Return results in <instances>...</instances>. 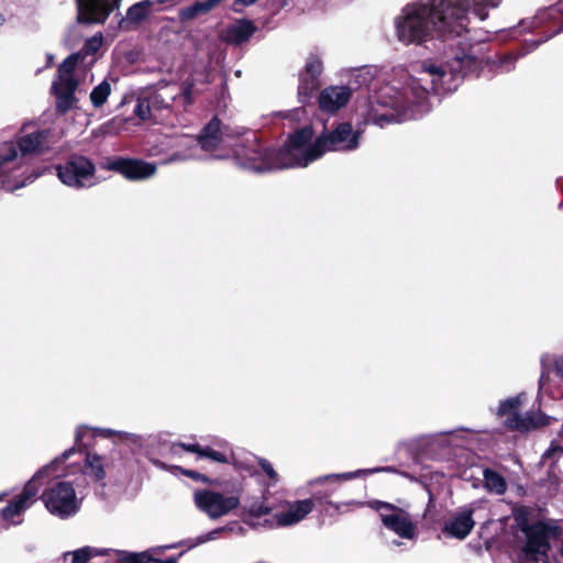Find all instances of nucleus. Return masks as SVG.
Instances as JSON below:
<instances>
[{
  "instance_id": "12",
  "label": "nucleus",
  "mask_w": 563,
  "mask_h": 563,
  "mask_svg": "<svg viewBox=\"0 0 563 563\" xmlns=\"http://www.w3.org/2000/svg\"><path fill=\"white\" fill-rule=\"evenodd\" d=\"M361 133L354 131L350 123H340L329 134L318 137L319 146L327 151H352L358 146Z\"/></svg>"
},
{
  "instance_id": "19",
  "label": "nucleus",
  "mask_w": 563,
  "mask_h": 563,
  "mask_svg": "<svg viewBox=\"0 0 563 563\" xmlns=\"http://www.w3.org/2000/svg\"><path fill=\"white\" fill-rule=\"evenodd\" d=\"M323 65L318 56H310L306 63L305 71L301 75L302 85L299 87V92L308 93L317 87V77L321 74Z\"/></svg>"
},
{
  "instance_id": "2",
  "label": "nucleus",
  "mask_w": 563,
  "mask_h": 563,
  "mask_svg": "<svg viewBox=\"0 0 563 563\" xmlns=\"http://www.w3.org/2000/svg\"><path fill=\"white\" fill-rule=\"evenodd\" d=\"M311 139L312 130L309 128L295 132L289 136L284 150L266 154L264 169L306 167L310 162L323 155V150L319 146V140L317 139L311 144Z\"/></svg>"
},
{
  "instance_id": "31",
  "label": "nucleus",
  "mask_w": 563,
  "mask_h": 563,
  "mask_svg": "<svg viewBox=\"0 0 563 563\" xmlns=\"http://www.w3.org/2000/svg\"><path fill=\"white\" fill-rule=\"evenodd\" d=\"M135 114L143 121L157 119V115L153 112L150 101L145 97H141L137 100V104L134 110Z\"/></svg>"
},
{
  "instance_id": "4",
  "label": "nucleus",
  "mask_w": 563,
  "mask_h": 563,
  "mask_svg": "<svg viewBox=\"0 0 563 563\" xmlns=\"http://www.w3.org/2000/svg\"><path fill=\"white\" fill-rule=\"evenodd\" d=\"M45 133L38 131L21 137L19 142L21 156L11 143L0 150V186L8 190H14L23 185L11 184L10 174L20 167L22 156L35 153L43 145Z\"/></svg>"
},
{
  "instance_id": "20",
  "label": "nucleus",
  "mask_w": 563,
  "mask_h": 563,
  "mask_svg": "<svg viewBox=\"0 0 563 563\" xmlns=\"http://www.w3.org/2000/svg\"><path fill=\"white\" fill-rule=\"evenodd\" d=\"M223 141L222 132L220 130V122L218 120H211L209 124L203 129L198 140H189L190 143H199L206 151L214 150Z\"/></svg>"
},
{
  "instance_id": "24",
  "label": "nucleus",
  "mask_w": 563,
  "mask_h": 563,
  "mask_svg": "<svg viewBox=\"0 0 563 563\" xmlns=\"http://www.w3.org/2000/svg\"><path fill=\"white\" fill-rule=\"evenodd\" d=\"M85 472L97 481L102 479L106 475V472L101 457L96 454H87L85 460Z\"/></svg>"
},
{
  "instance_id": "25",
  "label": "nucleus",
  "mask_w": 563,
  "mask_h": 563,
  "mask_svg": "<svg viewBox=\"0 0 563 563\" xmlns=\"http://www.w3.org/2000/svg\"><path fill=\"white\" fill-rule=\"evenodd\" d=\"M485 487L495 494L501 495L506 490V482L503 476L494 471L484 472Z\"/></svg>"
},
{
  "instance_id": "37",
  "label": "nucleus",
  "mask_w": 563,
  "mask_h": 563,
  "mask_svg": "<svg viewBox=\"0 0 563 563\" xmlns=\"http://www.w3.org/2000/svg\"><path fill=\"white\" fill-rule=\"evenodd\" d=\"M101 434L104 435V437H110L112 434H118L120 437L121 440H132V441H136L137 437L134 435V434H131V433H126V432H114L112 430H102L101 431Z\"/></svg>"
},
{
  "instance_id": "16",
  "label": "nucleus",
  "mask_w": 563,
  "mask_h": 563,
  "mask_svg": "<svg viewBox=\"0 0 563 563\" xmlns=\"http://www.w3.org/2000/svg\"><path fill=\"white\" fill-rule=\"evenodd\" d=\"M378 103L383 108H390L389 110H386L382 113H374L372 115V120L375 124L379 126H384L386 123L389 122H401L405 119H411L416 118L415 114H404V118H400L398 114L396 115L394 112L398 111V109L404 107V100L398 97H391L386 91L378 98Z\"/></svg>"
},
{
  "instance_id": "22",
  "label": "nucleus",
  "mask_w": 563,
  "mask_h": 563,
  "mask_svg": "<svg viewBox=\"0 0 563 563\" xmlns=\"http://www.w3.org/2000/svg\"><path fill=\"white\" fill-rule=\"evenodd\" d=\"M176 92L177 88L175 86H164L145 98L150 101L152 110L156 114L159 110L169 107L170 102L175 99Z\"/></svg>"
},
{
  "instance_id": "6",
  "label": "nucleus",
  "mask_w": 563,
  "mask_h": 563,
  "mask_svg": "<svg viewBox=\"0 0 563 563\" xmlns=\"http://www.w3.org/2000/svg\"><path fill=\"white\" fill-rule=\"evenodd\" d=\"M525 401V395L519 394L515 397L504 400L498 409L497 415L504 418V424L508 429L528 431L549 423L550 418L542 413H526L520 416L518 410Z\"/></svg>"
},
{
  "instance_id": "15",
  "label": "nucleus",
  "mask_w": 563,
  "mask_h": 563,
  "mask_svg": "<svg viewBox=\"0 0 563 563\" xmlns=\"http://www.w3.org/2000/svg\"><path fill=\"white\" fill-rule=\"evenodd\" d=\"M111 168L131 180L146 179L156 172L154 164L137 159H119L111 164Z\"/></svg>"
},
{
  "instance_id": "14",
  "label": "nucleus",
  "mask_w": 563,
  "mask_h": 563,
  "mask_svg": "<svg viewBox=\"0 0 563 563\" xmlns=\"http://www.w3.org/2000/svg\"><path fill=\"white\" fill-rule=\"evenodd\" d=\"M314 508L312 499H302L296 501H285L280 509L275 514L276 521L282 527H288L300 522Z\"/></svg>"
},
{
  "instance_id": "44",
  "label": "nucleus",
  "mask_w": 563,
  "mask_h": 563,
  "mask_svg": "<svg viewBox=\"0 0 563 563\" xmlns=\"http://www.w3.org/2000/svg\"><path fill=\"white\" fill-rule=\"evenodd\" d=\"M3 23V16L0 15V25Z\"/></svg>"
},
{
  "instance_id": "32",
  "label": "nucleus",
  "mask_w": 563,
  "mask_h": 563,
  "mask_svg": "<svg viewBox=\"0 0 563 563\" xmlns=\"http://www.w3.org/2000/svg\"><path fill=\"white\" fill-rule=\"evenodd\" d=\"M327 505L338 514H345L365 506L364 503L356 500H350L345 503L327 501Z\"/></svg>"
},
{
  "instance_id": "30",
  "label": "nucleus",
  "mask_w": 563,
  "mask_h": 563,
  "mask_svg": "<svg viewBox=\"0 0 563 563\" xmlns=\"http://www.w3.org/2000/svg\"><path fill=\"white\" fill-rule=\"evenodd\" d=\"M374 470H360L356 472H349V473H340V474H330L327 476L319 477L314 481V483L321 484L325 481H349L352 478H355L360 476L361 474L372 473Z\"/></svg>"
},
{
  "instance_id": "36",
  "label": "nucleus",
  "mask_w": 563,
  "mask_h": 563,
  "mask_svg": "<svg viewBox=\"0 0 563 563\" xmlns=\"http://www.w3.org/2000/svg\"><path fill=\"white\" fill-rule=\"evenodd\" d=\"M151 556L146 552L131 554L128 559V563H148L151 561Z\"/></svg>"
},
{
  "instance_id": "8",
  "label": "nucleus",
  "mask_w": 563,
  "mask_h": 563,
  "mask_svg": "<svg viewBox=\"0 0 563 563\" xmlns=\"http://www.w3.org/2000/svg\"><path fill=\"white\" fill-rule=\"evenodd\" d=\"M368 506L378 511L383 525L404 539L416 537V526L407 511L391 504L372 501Z\"/></svg>"
},
{
  "instance_id": "34",
  "label": "nucleus",
  "mask_w": 563,
  "mask_h": 563,
  "mask_svg": "<svg viewBox=\"0 0 563 563\" xmlns=\"http://www.w3.org/2000/svg\"><path fill=\"white\" fill-rule=\"evenodd\" d=\"M260 465H261L262 470L266 473V475L273 482L276 483L278 481V474L275 472V470L273 468V466L269 462H267L266 460H261Z\"/></svg>"
},
{
  "instance_id": "35",
  "label": "nucleus",
  "mask_w": 563,
  "mask_h": 563,
  "mask_svg": "<svg viewBox=\"0 0 563 563\" xmlns=\"http://www.w3.org/2000/svg\"><path fill=\"white\" fill-rule=\"evenodd\" d=\"M500 0H490L487 2H478L474 3V11L481 16V19L485 18V14L482 13V10L488 7H496Z\"/></svg>"
},
{
  "instance_id": "7",
  "label": "nucleus",
  "mask_w": 563,
  "mask_h": 563,
  "mask_svg": "<svg viewBox=\"0 0 563 563\" xmlns=\"http://www.w3.org/2000/svg\"><path fill=\"white\" fill-rule=\"evenodd\" d=\"M80 54L69 56L63 62L58 68L57 79L53 82V90L56 95V104L59 111L69 110L75 103L74 92L78 86V82L73 77Z\"/></svg>"
},
{
  "instance_id": "13",
  "label": "nucleus",
  "mask_w": 563,
  "mask_h": 563,
  "mask_svg": "<svg viewBox=\"0 0 563 563\" xmlns=\"http://www.w3.org/2000/svg\"><path fill=\"white\" fill-rule=\"evenodd\" d=\"M78 20L86 23H103L119 8L121 0H76Z\"/></svg>"
},
{
  "instance_id": "40",
  "label": "nucleus",
  "mask_w": 563,
  "mask_h": 563,
  "mask_svg": "<svg viewBox=\"0 0 563 563\" xmlns=\"http://www.w3.org/2000/svg\"><path fill=\"white\" fill-rule=\"evenodd\" d=\"M190 157H194V155H191V154H188V155L174 154L173 156H170V158L167 162H174V161H179V159H187V158H190Z\"/></svg>"
},
{
  "instance_id": "11",
  "label": "nucleus",
  "mask_w": 563,
  "mask_h": 563,
  "mask_svg": "<svg viewBox=\"0 0 563 563\" xmlns=\"http://www.w3.org/2000/svg\"><path fill=\"white\" fill-rule=\"evenodd\" d=\"M57 170L58 178L66 186L82 188L93 184L95 166L82 156L73 157Z\"/></svg>"
},
{
  "instance_id": "5",
  "label": "nucleus",
  "mask_w": 563,
  "mask_h": 563,
  "mask_svg": "<svg viewBox=\"0 0 563 563\" xmlns=\"http://www.w3.org/2000/svg\"><path fill=\"white\" fill-rule=\"evenodd\" d=\"M42 500L52 515L62 519L76 515L80 508L73 485L64 481L51 484L42 494Z\"/></svg>"
},
{
  "instance_id": "18",
  "label": "nucleus",
  "mask_w": 563,
  "mask_h": 563,
  "mask_svg": "<svg viewBox=\"0 0 563 563\" xmlns=\"http://www.w3.org/2000/svg\"><path fill=\"white\" fill-rule=\"evenodd\" d=\"M474 525L475 522L473 520V510L463 509L453 515L452 518L445 523L444 532L454 538L464 539L468 536Z\"/></svg>"
},
{
  "instance_id": "33",
  "label": "nucleus",
  "mask_w": 563,
  "mask_h": 563,
  "mask_svg": "<svg viewBox=\"0 0 563 563\" xmlns=\"http://www.w3.org/2000/svg\"><path fill=\"white\" fill-rule=\"evenodd\" d=\"M102 43H103V36L101 33H98V34L93 35L92 37L88 38L84 46L85 54L89 55V54L97 53L101 48Z\"/></svg>"
},
{
  "instance_id": "1",
  "label": "nucleus",
  "mask_w": 563,
  "mask_h": 563,
  "mask_svg": "<svg viewBox=\"0 0 563 563\" xmlns=\"http://www.w3.org/2000/svg\"><path fill=\"white\" fill-rule=\"evenodd\" d=\"M523 563H563V521L537 522L527 530Z\"/></svg>"
},
{
  "instance_id": "27",
  "label": "nucleus",
  "mask_w": 563,
  "mask_h": 563,
  "mask_svg": "<svg viewBox=\"0 0 563 563\" xmlns=\"http://www.w3.org/2000/svg\"><path fill=\"white\" fill-rule=\"evenodd\" d=\"M181 446L186 451L197 453L199 455V457H208V459H210L214 462H219V463L227 462V457L222 453L217 452L210 448H201L197 444H181Z\"/></svg>"
},
{
  "instance_id": "23",
  "label": "nucleus",
  "mask_w": 563,
  "mask_h": 563,
  "mask_svg": "<svg viewBox=\"0 0 563 563\" xmlns=\"http://www.w3.org/2000/svg\"><path fill=\"white\" fill-rule=\"evenodd\" d=\"M224 0H200L194 4L179 10L178 16L181 21L192 20L205 15L219 7Z\"/></svg>"
},
{
  "instance_id": "3",
  "label": "nucleus",
  "mask_w": 563,
  "mask_h": 563,
  "mask_svg": "<svg viewBox=\"0 0 563 563\" xmlns=\"http://www.w3.org/2000/svg\"><path fill=\"white\" fill-rule=\"evenodd\" d=\"M73 453L74 450L70 449L63 454L62 459H56L49 464L41 467L25 484L23 490L2 508L0 515L7 526H18L22 523V516L24 511L27 510L36 500L41 486L40 481L57 475V467L60 461H65Z\"/></svg>"
},
{
  "instance_id": "42",
  "label": "nucleus",
  "mask_w": 563,
  "mask_h": 563,
  "mask_svg": "<svg viewBox=\"0 0 563 563\" xmlns=\"http://www.w3.org/2000/svg\"><path fill=\"white\" fill-rule=\"evenodd\" d=\"M558 372L563 376V356L556 362Z\"/></svg>"
},
{
  "instance_id": "38",
  "label": "nucleus",
  "mask_w": 563,
  "mask_h": 563,
  "mask_svg": "<svg viewBox=\"0 0 563 563\" xmlns=\"http://www.w3.org/2000/svg\"><path fill=\"white\" fill-rule=\"evenodd\" d=\"M181 473L195 481H200L202 483H209V478L206 475H202L198 472L191 470H181Z\"/></svg>"
},
{
  "instance_id": "10",
  "label": "nucleus",
  "mask_w": 563,
  "mask_h": 563,
  "mask_svg": "<svg viewBox=\"0 0 563 563\" xmlns=\"http://www.w3.org/2000/svg\"><path fill=\"white\" fill-rule=\"evenodd\" d=\"M194 501L196 507L207 514L211 519L225 516L231 510L235 509L240 503L236 496H224L209 489L195 492Z\"/></svg>"
},
{
  "instance_id": "21",
  "label": "nucleus",
  "mask_w": 563,
  "mask_h": 563,
  "mask_svg": "<svg viewBox=\"0 0 563 563\" xmlns=\"http://www.w3.org/2000/svg\"><path fill=\"white\" fill-rule=\"evenodd\" d=\"M254 32L255 27L252 22L247 20H241L228 27L222 37L224 41L238 45L247 41Z\"/></svg>"
},
{
  "instance_id": "45",
  "label": "nucleus",
  "mask_w": 563,
  "mask_h": 563,
  "mask_svg": "<svg viewBox=\"0 0 563 563\" xmlns=\"http://www.w3.org/2000/svg\"><path fill=\"white\" fill-rule=\"evenodd\" d=\"M52 59H53V58H52V56H48V64H49V65H51V63H52Z\"/></svg>"
},
{
  "instance_id": "41",
  "label": "nucleus",
  "mask_w": 563,
  "mask_h": 563,
  "mask_svg": "<svg viewBox=\"0 0 563 563\" xmlns=\"http://www.w3.org/2000/svg\"><path fill=\"white\" fill-rule=\"evenodd\" d=\"M257 0H235L234 3L235 4H241V5H244V7H247V5H251L253 4L254 2H256Z\"/></svg>"
},
{
  "instance_id": "28",
  "label": "nucleus",
  "mask_w": 563,
  "mask_h": 563,
  "mask_svg": "<svg viewBox=\"0 0 563 563\" xmlns=\"http://www.w3.org/2000/svg\"><path fill=\"white\" fill-rule=\"evenodd\" d=\"M475 63L474 56L466 53L457 54L454 63L450 65V71L452 74L471 71Z\"/></svg>"
},
{
  "instance_id": "17",
  "label": "nucleus",
  "mask_w": 563,
  "mask_h": 563,
  "mask_svg": "<svg viewBox=\"0 0 563 563\" xmlns=\"http://www.w3.org/2000/svg\"><path fill=\"white\" fill-rule=\"evenodd\" d=\"M351 97V89L344 86H331L319 96V106L325 112H335L345 106Z\"/></svg>"
},
{
  "instance_id": "26",
  "label": "nucleus",
  "mask_w": 563,
  "mask_h": 563,
  "mask_svg": "<svg viewBox=\"0 0 563 563\" xmlns=\"http://www.w3.org/2000/svg\"><path fill=\"white\" fill-rule=\"evenodd\" d=\"M181 446L186 451L197 453L199 455V457H208V459H210L214 462H219V463L227 462V457L222 453L217 452L210 448H201L197 444H181Z\"/></svg>"
},
{
  "instance_id": "29",
  "label": "nucleus",
  "mask_w": 563,
  "mask_h": 563,
  "mask_svg": "<svg viewBox=\"0 0 563 563\" xmlns=\"http://www.w3.org/2000/svg\"><path fill=\"white\" fill-rule=\"evenodd\" d=\"M111 92V86L108 81L103 80L90 93V100L93 107H101L108 99Z\"/></svg>"
},
{
  "instance_id": "39",
  "label": "nucleus",
  "mask_w": 563,
  "mask_h": 563,
  "mask_svg": "<svg viewBox=\"0 0 563 563\" xmlns=\"http://www.w3.org/2000/svg\"><path fill=\"white\" fill-rule=\"evenodd\" d=\"M220 531H221V529H217V530L209 532L208 534H206L203 537H199L197 539V542L194 545L202 544L207 541L214 540L217 538V536L220 533Z\"/></svg>"
},
{
  "instance_id": "43",
  "label": "nucleus",
  "mask_w": 563,
  "mask_h": 563,
  "mask_svg": "<svg viewBox=\"0 0 563 563\" xmlns=\"http://www.w3.org/2000/svg\"><path fill=\"white\" fill-rule=\"evenodd\" d=\"M155 563H177V559L176 558H169L167 560H158Z\"/></svg>"
},
{
  "instance_id": "9",
  "label": "nucleus",
  "mask_w": 563,
  "mask_h": 563,
  "mask_svg": "<svg viewBox=\"0 0 563 563\" xmlns=\"http://www.w3.org/2000/svg\"><path fill=\"white\" fill-rule=\"evenodd\" d=\"M445 76V68L437 65L432 60H426L421 64L417 76L410 79V82L408 84L409 89L417 98L418 102H421L429 90L438 92L441 89H444L442 80Z\"/></svg>"
}]
</instances>
